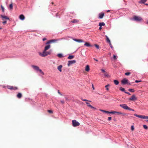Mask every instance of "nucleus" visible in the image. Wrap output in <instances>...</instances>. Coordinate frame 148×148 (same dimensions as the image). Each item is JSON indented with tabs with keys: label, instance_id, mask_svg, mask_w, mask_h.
Returning <instances> with one entry per match:
<instances>
[{
	"label": "nucleus",
	"instance_id": "obj_60",
	"mask_svg": "<svg viewBox=\"0 0 148 148\" xmlns=\"http://www.w3.org/2000/svg\"><path fill=\"white\" fill-rule=\"evenodd\" d=\"M58 93L60 95H62L60 93V91H59V90H58Z\"/></svg>",
	"mask_w": 148,
	"mask_h": 148
},
{
	"label": "nucleus",
	"instance_id": "obj_32",
	"mask_svg": "<svg viewBox=\"0 0 148 148\" xmlns=\"http://www.w3.org/2000/svg\"><path fill=\"white\" fill-rule=\"evenodd\" d=\"M46 53L47 54V56L49 55H50L51 53V51H46Z\"/></svg>",
	"mask_w": 148,
	"mask_h": 148
},
{
	"label": "nucleus",
	"instance_id": "obj_9",
	"mask_svg": "<svg viewBox=\"0 0 148 148\" xmlns=\"http://www.w3.org/2000/svg\"><path fill=\"white\" fill-rule=\"evenodd\" d=\"M0 17L2 18V20L3 21H4L5 20H9V18L8 16L3 15H0Z\"/></svg>",
	"mask_w": 148,
	"mask_h": 148
},
{
	"label": "nucleus",
	"instance_id": "obj_15",
	"mask_svg": "<svg viewBox=\"0 0 148 148\" xmlns=\"http://www.w3.org/2000/svg\"><path fill=\"white\" fill-rule=\"evenodd\" d=\"M32 66L36 70L38 71L39 69V67L37 66L32 65Z\"/></svg>",
	"mask_w": 148,
	"mask_h": 148
},
{
	"label": "nucleus",
	"instance_id": "obj_63",
	"mask_svg": "<svg viewBox=\"0 0 148 148\" xmlns=\"http://www.w3.org/2000/svg\"><path fill=\"white\" fill-rule=\"evenodd\" d=\"M147 24H148V21H147Z\"/></svg>",
	"mask_w": 148,
	"mask_h": 148
},
{
	"label": "nucleus",
	"instance_id": "obj_59",
	"mask_svg": "<svg viewBox=\"0 0 148 148\" xmlns=\"http://www.w3.org/2000/svg\"><path fill=\"white\" fill-rule=\"evenodd\" d=\"M93 59H94V60H95V61H96L97 62H98V60H97L95 58H94Z\"/></svg>",
	"mask_w": 148,
	"mask_h": 148
},
{
	"label": "nucleus",
	"instance_id": "obj_20",
	"mask_svg": "<svg viewBox=\"0 0 148 148\" xmlns=\"http://www.w3.org/2000/svg\"><path fill=\"white\" fill-rule=\"evenodd\" d=\"M62 65H60L58 67V69L60 72H62Z\"/></svg>",
	"mask_w": 148,
	"mask_h": 148
},
{
	"label": "nucleus",
	"instance_id": "obj_5",
	"mask_svg": "<svg viewBox=\"0 0 148 148\" xmlns=\"http://www.w3.org/2000/svg\"><path fill=\"white\" fill-rule=\"evenodd\" d=\"M6 87L8 89L10 90H16L18 89V88L16 87H14L10 86H7Z\"/></svg>",
	"mask_w": 148,
	"mask_h": 148
},
{
	"label": "nucleus",
	"instance_id": "obj_58",
	"mask_svg": "<svg viewBox=\"0 0 148 148\" xmlns=\"http://www.w3.org/2000/svg\"><path fill=\"white\" fill-rule=\"evenodd\" d=\"M47 40L46 38H44L42 39V40L43 41H44Z\"/></svg>",
	"mask_w": 148,
	"mask_h": 148
},
{
	"label": "nucleus",
	"instance_id": "obj_38",
	"mask_svg": "<svg viewBox=\"0 0 148 148\" xmlns=\"http://www.w3.org/2000/svg\"><path fill=\"white\" fill-rule=\"evenodd\" d=\"M130 74V72H127L126 73H125V75H129Z\"/></svg>",
	"mask_w": 148,
	"mask_h": 148
},
{
	"label": "nucleus",
	"instance_id": "obj_28",
	"mask_svg": "<svg viewBox=\"0 0 148 148\" xmlns=\"http://www.w3.org/2000/svg\"><path fill=\"white\" fill-rule=\"evenodd\" d=\"M105 25V24L103 22L100 23L99 24V26L101 27L102 26H104Z\"/></svg>",
	"mask_w": 148,
	"mask_h": 148
},
{
	"label": "nucleus",
	"instance_id": "obj_37",
	"mask_svg": "<svg viewBox=\"0 0 148 148\" xmlns=\"http://www.w3.org/2000/svg\"><path fill=\"white\" fill-rule=\"evenodd\" d=\"M143 127H144V128L145 129H147L148 128V127H147V126L146 125H143Z\"/></svg>",
	"mask_w": 148,
	"mask_h": 148
},
{
	"label": "nucleus",
	"instance_id": "obj_19",
	"mask_svg": "<svg viewBox=\"0 0 148 148\" xmlns=\"http://www.w3.org/2000/svg\"><path fill=\"white\" fill-rule=\"evenodd\" d=\"M50 47L51 46L50 45H47L45 47L44 50L47 51L50 48Z\"/></svg>",
	"mask_w": 148,
	"mask_h": 148
},
{
	"label": "nucleus",
	"instance_id": "obj_30",
	"mask_svg": "<svg viewBox=\"0 0 148 148\" xmlns=\"http://www.w3.org/2000/svg\"><path fill=\"white\" fill-rule=\"evenodd\" d=\"M114 84L116 85L118 84H119V82H118V81L116 80H114Z\"/></svg>",
	"mask_w": 148,
	"mask_h": 148
},
{
	"label": "nucleus",
	"instance_id": "obj_49",
	"mask_svg": "<svg viewBox=\"0 0 148 148\" xmlns=\"http://www.w3.org/2000/svg\"><path fill=\"white\" fill-rule=\"evenodd\" d=\"M108 74L107 73H105V74H104V76H105V77H108Z\"/></svg>",
	"mask_w": 148,
	"mask_h": 148
},
{
	"label": "nucleus",
	"instance_id": "obj_16",
	"mask_svg": "<svg viewBox=\"0 0 148 148\" xmlns=\"http://www.w3.org/2000/svg\"><path fill=\"white\" fill-rule=\"evenodd\" d=\"M86 103L87 105L89 107H90L91 108H93V109H96L94 107H93L91 105H90V104H89V103H88V102H86Z\"/></svg>",
	"mask_w": 148,
	"mask_h": 148
},
{
	"label": "nucleus",
	"instance_id": "obj_64",
	"mask_svg": "<svg viewBox=\"0 0 148 148\" xmlns=\"http://www.w3.org/2000/svg\"><path fill=\"white\" fill-rule=\"evenodd\" d=\"M65 99H66V100L68 99L67 98H66H66H65Z\"/></svg>",
	"mask_w": 148,
	"mask_h": 148
},
{
	"label": "nucleus",
	"instance_id": "obj_17",
	"mask_svg": "<svg viewBox=\"0 0 148 148\" xmlns=\"http://www.w3.org/2000/svg\"><path fill=\"white\" fill-rule=\"evenodd\" d=\"M19 18L22 20H23L25 18V17L24 16L23 14L19 16Z\"/></svg>",
	"mask_w": 148,
	"mask_h": 148
},
{
	"label": "nucleus",
	"instance_id": "obj_27",
	"mask_svg": "<svg viewBox=\"0 0 148 148\" xmlns=\"http://www.w3.org/2000/svg\"><path fill=\"white\" fill-rule=\"evenodd\" d=\"M74 58V56L73 55H70L68 58V59H71Z\"/></svg>",
	"mask_w": 148,
	"mask_h": 148
},
{
	"label": "nucleus",
	"instance_id": "obj_14",
	"mask_svg": "<svg viewBox=\"0 0 148 148\" xmlns=\"http://www.w3.org/2000/svg\"><path fill=\"white\" fill-rule=\"evenodd\" d=\"M73 40L76 42H78L79 43L82 42H83V41L81 39H73Z\"/></svg>",
	"mask_w": 148,
	"mask_h": 148
},
{
	"label": "nucleus",
	"instance_id": "obj_12",
	"mask_svg": "<svg viewBox=\"0 0 148 148\" xmlns=\"http://www.w3.org/2000/svg\"><path fill=\"white\" fill-rule=\"evenodd\" d=\"M128 82V80L126 78L123 79L121 81L122 83L123 84H127Z\"/></svg>",
	"mask_w": 148,
	"mask_h": 148
},
{
	"label": "nucleus",
	"instance_id": "obj_31",
	"mask_svg": "<svg viewBox=\"0 0 148 148\" xmlns=\"http://www.w3.org/2000/svg\"><path fill=\"white\" fill-rule=\"evenodd\" d=\"M119 90L121 91L124 92H125V89L124 88H122V87H120Z\"/></svg>",
	"mask_w": 148,
	"mask_h": 148
},
{
	"label": "nucleus",
	"instance_id": "obj_50",
	"mask_svg": "<svg viewBox=\"0 0 148 148\" xmlns=\"http://www.w3.org/2000/svg\"><path fill=\"white\" fill-rule=\"evenodd\" d=\"M108 120L110 121L112 119V118L110 117H108Z\"/></svg>",
	"mask_w": 148,
	"mask_h": 148
},
{
	"label": "nucleus",
	"instance_id": "obj_41",
	"mask_svg": "<svg viewBox=\"0 0 148 148\" xmlns=\"http://www.w3.org/2000/svg\"><path fill=\"white\" fill-rule=\"evenodd\" d=\"M81 99L82 100L84 101H89L90 102H91V101H88L86 99H83L82 98Z\"/></svg>",
	"mask_w": 148,
	"mask_h": 148
},
{
	"label": "nucleus",
	"instance_id": "obj_61",
	"mask_svg": "<svg viewBox=\"0 0 148 148\" xmlns=\"http://www.w3.org/2000/svg\"><path fill=\"white\" fill-rule=\"evenodd\" d=\"M92 88L93 90H94L95 89V88L94 87V86H93V85L92 84Z\"/></svg>",
	"mask_w": 148,
	"mask_h": 148
},
{
	"label": "nucleus",
	"instance_id": "obj_40",
	"mask_svg": "<svg viewBox=\"0 0 148 148\" xmlns=\"http://www.w3.org/2000/svg\"><path fill=\"white\" fill-rule=\"evenodd\" d=\"M109 86V85L108 84L105 86V87L106 88V90H109V89L108 88V86Z\"/></svg>",
	"mask_w": 148,
	"mask_h": 148
},
{
	"label": "nucleus",
	"instance_id": "obj_39",
	"mask_svg": "<svg viewBox=\"0 0 148 148\" xmlns=\"http://www.w3.org/2000/svg\"><path fill=\"white\" fill-rule=\"evenodd\" d=\"M1 7L3 12H4V7L2 5H1Z\"/></svg>",
	"mask_w": 148,
	"mask_h": 148
},
{
	"label": "nucleus",
	"instance_id": "obj_23",
	"mask_svg": "<svg viewBox=\"0 0 148 148\" xmlns=\"http://www.w3.org/2000/svg\"><path fill=\"white\" fill-rule=\"evenodd\" d=\"M84 45L85 46L88 47H90L91 46L90 45L88 42H86L84 44Z\"/></svg>",
	"mask_w": 148,
	"mask_h": 148
},
{
	"label": "nucleus",
	"instance_id": "obj_56",
	"mask_svg": "<svg viewBox=\"0 0 148 148\" xmlns=\"http://www.w3.org/2000/svg\"><path fill=\"white\" fill-rule=\"evenodd\" d=\"M106 113H108V114H110V112L106 111Z\"/></svg>",
	"mask_w": 148,
	"mask_h": 148
},
{
	"label": "nucleus",
	"instance_id": "obj_3",
	"mask_svg": "<svg viewBox=\"0 0 148 148\" xmlns=\"http://www.w3.org/2000/svg\"><path fill=\"white\" fill-rule=\"evenodd\" d=\"M59 40V39L51 40L48 41V42H46V44L47 45H48L51 43H56L57 42V41Z\"/></svg>",
	"mask_w": 148,
	"mask_h": 148
},
{
	"label": "nucleus",
	"instance_id": "obj_47",
	"mask_svg": "<svg viewBox=\"0 0 148 148\" xmlns=\"http://www.w3.org/2000/svg\"><path fill=\"white\" fill-rule=\"evenodd\" d=\"M141 81H141V80H136L135 81V82L136 83H138V82H141Z\"/></svg>",
	"mask_w": 148,
	"mask_h": 148
},
{
	"label": "nucleus",
	"instance_id": "obj_1",
	"mask_svg": "<svg viewBox=\"0 0 148 148\" xmlns=\"http://www.w3.org/2000/svg\"><path fill=\"white\" fill-rule=\"evenodd\" d=\"M128 100L129 101H134L137 100V98L135 95H133L130 98H129Z\"/></svg>",
	"mask_w": 148,
	"mask_h": 148
},
{
	"label": "nucleus",
	"instance_id": "obj_29",
	"mask_svg": "<svg viewBox=\"0 0 148 148\" xmlns=\"http://www.w3.org/2000/svg\"><path fill=\"white\" fill-rule=\"evenodd\" d=\"M106 41L107 42L109 43L111 42L110 40H109L108 37L107 36H106Z\"/></svg>",
	"mask_w": 148,
	"mask_h": 148
},
{
	"label": "nucleus",
	"instance_id": "obj_42",
	"mask_svg": "<svg viewBox=\"0 0 148 148\" xmlns=\"http://www.w3.org/2000/svg\"><path fill=\"white\" fill-rule=\"evenodd\" d=\"M95 46L97 48V49H99V45H97L95 44Z\"/></svg>",
	"mask_w": 148,
	"mask_h": 148
},
{
	"label": "nucleus",
	"instance_id": "obj_36",
	"mask_svg": "<svg viewBox=\"0 0 148 148\" xmlns=\"http://www.w3.org/2000/svg\"><path fill=\"white\" fill-rule=\"evenodd\" d=\"M42 75H44V72L42 71V70L39 69L38 70Z\"/></svg>",
	"mask_w": 148,
	"mask_h": 148
},
{
	"label": "nucleus",
	"instance_id": "obj_55",
	"mask_svg": "<svg viewBox=\"0 0 148 148\" xmlns=\"http://www.w3.org/2000/svg\"><path fill=\"white\" fill-rule=\"evenodd\" d=\"M101 71L102 72H103V73H105V71L103 69H101Z\"/></svg>",
	"mask_w": 148,
	"mask_h": 148
},
{
	"label": "nucleus",
	"instance_id": "obj_45",
	"mask_svg": "<svg viewBox=\"0 0 148 148\" xmlns=\"http://www.w3.org/2000/svg\"><path fill=\"white\" fill-rule=\"evenodd\" d=\"M48 112H49V113H52V111L51 110H48Z\"/></svg>",
	"mask_w": 148,
	"mask_h": 148
},
{
	"label": "nucleus",
	"instance_id": "obj_7",
	"mask_svg": "<svg viewBox=\"0 0 148 148\" xmlns=\"http://www.w3.org/2000/svg\"><path fill=\"white\" fill-rule=\"evenodd\" d=\"M120 106L124 109L129 110V108L126 104H120Z\"/></svg>",
	"mask_w": 148,
	"mask_h": 148
},
{
	"label": "nucleus",
	"instance_id": "obj_52",
	"mask_svg": "<svg viewBox=\"0 0 148 148\" xmlns=\"http://www.w3.org/2000/svg\"><path fill=\"white\" fill-rule=\"evenodd\" d=\"M60 102L62 104H64V101L63 100H61Z\"/></svg>",
	"mask_w": 148,
	"mask_h": 148
},
{
	"label": "nucleus",
	"instance_id": "obj_62",
	"mask_svg": "<svg viewBox=\"0 0 148 148\" xmlns=\"http://www.w3.org/2000/svg\"><path fill=\"white\" fill-rule=\"evenodd\" d=\"M101 29H102L101 27L100 26V27L99 28V29L100 30H101Z\"/></svg>",
	"mask_w": 148,
	"mask_h": 148
},
{
	"label": "nucleus",
	"instance_id": "obj_11",
	"mask_svg": "<svg viewBox=\"0 0 148 148\" xmlns=\"http://www.w3.org/2000/svg\"><path fill=\"white\" fill-rule=\"evenodd\" d=\"M134 115L135 116H136L138 117L139 118L143 119H145V116L140 115H138L136 114H134Z\"/></svg>",
	"mask_w": 148,
	"mask_h": 148
},
{
	"label": "nucleus",
	"instance_id": "obj_24",
	"mask_svg": "<svg viewBox=\"0 0 148 148\" xmlns=\"http://www.w3.org/2000/svg\"><path fill=\"white\" fill-rule=\"evenodd\" d=\"M79 21L77 19H74L71 21V22L73 23H77Z\"/></svg>",
	"mask_w": 148,
	"mask_h": 148
},
{
	"label": "nucleus",
	"instance_id": "obj_2",
	"mask_svg": "<svg viewBox=\"0 0 148 148\" xmlns=\"http://www.w3.org/2000/svg\"><path fill=\"white\" fill-rule=\"evenodd\" d=\"M72 123L73 126L74 127L78 126L80 125L79 123L75 120L72 121Z\"/></svg>",
	"mask_w": 148,
	"mask_h": 148
},
{
	"label": "nucleus",
	"instance_id": "obj_25",
	"mask_svg": "<svg viewBox=\"0 0 148 148\" xmlns=\"http://www.w3.org/2000/svg\"><path fill=\"white\" fill-rule=\"evenodd\" d=\"M116 113L117 114H122L123 115H126V114L122 113L121 112H116Z\"/></svg>",
	"mask_w": 148,
	"mask_h": 148
},
{
	"label": "nucleus",
	"instance_id": "obj_21",
	"mask_svg": "<svg viewBox=\"0 0 148 148\" xmlns=\"http://www.w3.org/2000/svg\"><path fill=\"white\" fill-rule=\"evenodd\" d=\"M90 70L89 66V65H87L86 66L85 70L86 71H88Z\"/></svg>",
	"mask_w": 148,
	"mask_h": 148
},
{
	"label": "nucleus",
	"instance_id": "obj_46",
	"mask_svg": "<svg viewBox=\"0 0 148 148\" xmlns=\"http://www.w3.org/2000/svg\"><path fill=\"white\" fill-rule=\"evenodd\" d=\"M4 21L2 22L3 23L4 25L6 24L7 23V21Z\"/></svg>",
	"mask_w": 148,
	"mask_h": 148
},
{
	"label": "nucleus",
	"instance_id": "obj_6",
	"mask_svg": "<svg viewBox=\"0 0 148 148\" xmlns=\"http://www.w3.org/2000/svg\"><path fill=\"white\" fill-rule=\"evenodd\" d=\"M133 18L134 20L137 21H140L142 20V19L140 17L136 16H134Z\"/></svg>",
	"mask_w": 148,
	"mask_h": 148
},
{
	"label": "nucleus",
	"instance_id": "obj_48",
	"mask_svg": "<svg viewBox=\"0 0 148 148\" xmlns=\"http://www.w3.org/2000/svg\"><path fill=\"white\" fill-rule=\"evenodd\" d=\"M100 111L102 112H105V113H106V110H99Z\"/></svg>",
	"mask_w": 148,
	"mask_h": 148
},
{
	"label": "nucleus",
	"instance_id": "obj_34",
	"mask_svg": "<svg viewBox=\"0 0 148 148\" xmlns=\"http://www.w3.org/2000/svg\"><path fill=\"white\" fill-rule=\"evenodd\" d=\"M9 8H10L11 10H12L13 9V6L12 3L11 4L9 5Z\"/></svg>",
	"mask_w": 148,
	"mask_h": 148
},
{
	"label": "nucleus",
	"instance_id": "obj_18",
	"mask_svg": "<svg viewBox=\"0 0 148 148\" xmlns=\"http://www.w3.org/2000/svg\"><path fill=\"white\" fill-rule=\"evenodd\" d=\"M22 94L21 93H18L17 95V97L18 98L20 99L22 97Z\"/></svg>",
	"mask_w": 148,
	"mask_h": 148
},
{
	"label": "nucleus",
	"instance_id": "obj_35",
	"mask_svg": "<svg viewBox=\"0 0 148 148\" xmlns=\"http://www.w3.org/2000/svg\"><path fill=\"white\" fill-rule=\"evenodd\" d=\"M116 111H112L111 112H110V114H114L115 113H116Z\"/></svg>",
	"mask_w": 148,
	"mask_h": 148
},
{
	"label": "nucleus",
	"instance_id": "obj_43",
	"mask_svg": "<svg viewBox=\"0 0 148 148\" xmlns=\"http://www.w3.org/2000/svg\"><path fill=\"white\" fill-rule=\"evenodd\" d=\"M113 58L114 59V60H116L117 59V57L116 56H115V55H114L113 56Z\"/></svg>",
	"mask_w": 148,
	"mask_h": 148
},
{
	"label": "nucleus",
	"instance_id": "obj_10",
	"mask_svg": "<svg viewBox=\"0 0 148 148\" xmlns=\"http://www.w3.org/2000/svg\"><path fill=\"white\" fill-rule=\"evenodd\" d=\"M76 62V61L75 60H73L71 61H69L68 63V66H69L70 65L75 63Z\"/></svg>",
	"mask_w": 148,
	"mask_h": 148
},
{
	"label": "nucleus",
	"instance_id": "obj_54",
	"mask_svg": "<svg viewBox=\"0 0 148 148\" xmlns=\"http://www.w3.org/2000/svg\"><path fill=\"white\" fill-rule=\"evenodd\" d=\"M129 110H132V111H134V110L132 109L131 108H129Z\"/></svg>",
	"mask_w": 148,
	"mask_h": 148
},
{
	"label": "nucleus",
	"instance_id": "obj_26",
	"mask_svg": "<svg viewBox=\"0 0 148 148\" xmlns=\"http://www.w3.org/2000/svg\"><path fill=\"white\" fill-rule=\"evenodd\" d=\"M147 1V0H141L139 1V3H144Z\"/></svg>",
	"mask_w": 148,
	"mask_h": 148
},
{
	"label": "nucleus",
	"instance_id": "obj_8",
	"mask_svg": "<svg viewBox=\"0 0 148 148\" xmlns=\"http://www.w3.org/2000/svg\"><path fill=\"white\" fill-rule=\"evenodd\" d=\"M120 106L124 109L129 110V108L126 104H120Z\"/></svg>",
	"mask_w": 148,
	"mask_h": 148
},
{
	"label": "nucleus",
	"instance_id": "obj_53",
	"mask_svg": "<svg viewBox=\"0 0 148 148\" xmlns=\"http://www.w3.org/2000/svg\"><path fill=\"white\" fill-rule=\"evenodd\" d=\"M125 92L126 93V94H128L129 95H130V93L129 92Z\"/></svg>",
	"mask_w": 148,
	"mask_h": 148
},
{
	"label": "nucleus",
	"instance_id": "obj_44",
	"mask_svg": "<svg viewBox=\"0 0 148 148\" xmlns=\"http://www.w3.org/2000/svg\"><path fill=\"white\" fill-rule=\"evenodd\" d=\"M109 43V45H110V47L112 49L113 48V47L112 45L111 44V42H110V43Z\"/></svg>",
	"mask_w": 148,
	"mask_h": 148
},
{
	"label": "nucleus",
	"instance_id": "obj_57",
	"mask_svg": "<svg viewBox=\"0 0 148 148\" xmlns=\"http://www.w3.org/2000/svg\"><path fill=\"white\" fill-rule=\"evenodd\" d=\"M148 119V116H145V119Z\"/></svg>",
	"mask_w": 148,
	"mask_h": 148
},
{
	"label": "nucleus",
	"instance_id": "obj_51",
	"mask_svg": "<svg viewBox=\"0 0 148 148\" xmlns=\"http://www.w3.org/2000/svg\"><path fill=\"white\" fill-rule=\"evenodd\" d=\"M131 130H134V126L133 125L131 126Z\"/></svg>",
	"mask_w": 148,
	"mask_h": 148
},
{
	"label": "nucleus",
	"instance_id": "obj_33",
	"mask_svg": "<svg viewBox=\"0 0 148 148\" xmlns=\"http://www.w3.org/2000/svg\"><path fill=\"white\" fill-rule=\"evenodd\" d=\"M128 90L131 92H134V89H128Z\"/></svg>",
	"mask_w": 148,
	"mask_h": 148
},
{
	"label": "nucleus",
	"instance_id": "obj_22",
	"mask_svg": "<svg viewBox=\"0 0 148 148\" xmlns=\"http://www.w3.org/2000/svg\"><path fill=\"white\" fill-rule=\"evenodd\" d=\"M57 56L60 58H61L64 57V56H63V55L61 53H59L57 54Z\"/></svg>",
	"mask_w": 148,
	"mask_h": 148
},
{
	"label": "nucleus",
	"instance_id": "obj_4",
	"mask_svg": "<svg viewBox=\"0 0 148 148\" xmlns=\"http://www.w3.org/2000/svg\"><path fill=\"white\" fill-rule=\"evenodd\" d=\"M46 51L44 50L42 53L39 52L38 54L41 57H45L46 56H47V54L46 53Z\"/></svg>",
	"mask_w": 148,
	"mask_h": 148
},
{
	"label": "nucleus",
	"instance_id": "obj_13",
	"mask_svg": "<svg viewBox=\"0 0 148 148\" xmlns=\"http://www.w3.org/2000/svg\"><path fill=\"white\" fill-rule=\"evenodd\" d=\"M104 13L101 12L99 14V18L100 19H102L103 18L104 16Z\"/></svg>",
	"mask_w": 148,
	"mask_h": 148
}]
</instances>
